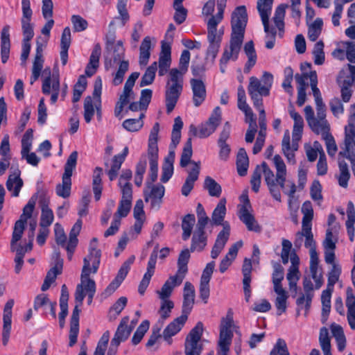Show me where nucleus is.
<instances>
[{"label": "nucleus", "mask_w": 355, "mask_h": 355, "mask_svg": "<svg viewBox=\"0 0 355 355\" xmlns=\"http://www.w3.org/2000/svg\"><path fill=\"white\" fill-rule=\"evenodd\" d=\"M349 159L352 164V171L355 177V141L351 135L346 133L344 141V148L338 153V162L340 175L338 184L343 188H347L350 173L348 165L343 158Z\"/></svg>", "instance_id": "obj_1"}, {"label": "nucleus", "mask_w": 355, "mask_h": 355, "mask_svg": "<svg viewBox=\"0 0 355 355\" xmlns=\"http://www.w3.org/2000/svg\"><path fill=\"white\" fill-rule=\"evenodd\" d=\"M184 74L178 69L173 68L168 71L165 87V103L166 112L171 113L183 91Z\"/></svg>", "instance_id": "obj_2"}, {"label": "nucleus", "mask_w": 355, "mask_h": 355, "mask_svg": "<svg viewBox=\"0 0 355 355\" xmlns=\"http://www.w3.org/2000/svg\"><path fill=\"white\" fill-rule=\"evenodd\" d=\"M273 83V76L267 71L263 73L261 79L252 76L248 87V94L255 108L263 107V97L270 95Z\"/></svg>", "instance_id": "obj_3"}, {"label": "nucleus", "mask_w": 355, "mask_h": 355, "mask_svg": "<svg viewBox=\"0 0 355 355\" xmlns=\"http://www.w3.org/2000/svg\"><path fill=\"white\" fill-rule=\"evenodd\" d=\"M223 19V15L216 14L207 21V40L209 42L207 55L211 57L212 60L216 58L220 46L223 31H218L217 26Z\"/></svg>", "instance_id": "obj_4"}, {"label": "nucleus", "mask_w": 355, "mask_h": 355, "mask_svg": "<svg viewBox=\"0 0 355 355\" xmlns=\"http://www.w3.org/2000/svg\"><path fill=\"white\" fill-rule=\"evenodd\" d=\"M97 271L94 272L93 266H83L80 284L77 285L75 292L76 302H78L80 305L83 304L86 295L96 293V283L94 280L89 277V275L91 274H96Z\"/></svg>", "instance_id": "obj_5"}, {"label": "nucleus", "mask_w": 355, "mask_h": 355, "mask_svg": "<svg viewBox=\"0 0 355 355\" xmlns=\"http://www.w3.org/2000/svg\"><path fill=\"white\" fill-rule=\"evenodd\" d=\"M203 333V324L198 322L190 331L184 343L185 355H200L202 351L201 338Z\"/></svg>", "instance_id": "obj_6"}, {"label": "nucleus", "mask_w": 355, "mask_h": 355, "mask_svg": "<svg viewBox=\"0 0 355 355\" xmlns=\"http://www.w3.org/2000/svg\"><path fill=\"white\" fill-rule=\"evenodd\" d=\"M43 76H45L42 86V91L44 94H51V103L54 104L58 98L60 91L59 74L51 73L50 67H46L43 71Z\"/></svg>", "instance_id": "obj_7"}, {"label": "nucleus", "mask_w": 355, "mask_h": 355, "mask_svg": "<svg viewBox=\"0 0 355 355\" xmlns=\"http://www.w3.org/2000/svg\"><path fill=\"white\" fill-rule=\"evenodd\" d=\"M248 23V13L245 6L236 7L232 13L231 36L244 40Z\"/></svg>", "instance_id": "obj_8"}, {"label": "nucleus", "mask_w": 355, "mask_h": 355, "mask_svg": "<svg viewBox=\"0 0 355 355\" xmlns=\"http://www.w3.org/2000/svg\"><path fill=\"white\" fill-rule=\"evenodd\" d=\"M273 162L277 170L276 173V180L279 184L281 189L284 190L285 194L288 195L289 197L288 205L291 207L292 204V199L294 197V194L296 192V186L294 182H291L289 187L290 190L287 191L285 189V182H286V165L282 159V158L279 155H275L273 158Z\"/></svg>", "instance_id": "obj_9"}, {"label": "nucleus", "mask_w": 355, "mask_h": 355, "mask_svg": "<svg viewBox=\"0 0 355 355\" xmlns=\"http://www.w3.org/2000/svg\"><path fill=\"white\" fill-rule=\"evenodd\" d=\"M243 40L230 37V44L224 49L220 60V71L222 73L225 72L226 65L230 60L236 61L243 44Z\"/></svg>", "instance_id": "obj_10"}, {"label": "nucleus", "mask_w": 355, "mask_h": 355, "mask_svg": "<svg viewBox=\"0 0 355 355\" xmlns=\"http://www.w3.org/2000/svg\"><path fill=\"white\" fill-rule=\"evenodd\" d=\"M165 193V187L160 184H149L144 191L146 202L150 204L151 209L158 210L161 207Z\"/></svg>", "instance_id": "obj_11"}, {"label": "nucleus", "mask_w": 355, "mask_h": 355, "mask_svg": "<svg viewBox=\"0 0 355 355\" xmlns=\"http://www.w3.org/2000/svg\"><path fill=\"white\" fill-rule=\"evenodd\" d=\"M245 205H239L238 217L239 220L245 225L248 231L260 232L261 227L259 225L252 213V206L250 200L246 198Z\"/></svg>", "instance_id": "obj_12"}, {"label": "nucleus", "mask_w": 355, "mask_h": 355, "mask_svg": "<svg viewBox=\"0 0 355 355\" xmlns=\"http://www.w3.org/2000/svg\"><path fill=\"white\" fill-rule=\"evenodd\" d=\"M135 259V256H131L126 260L121 266L119 270L118 271L116 277L112 280V282L107 286L104 291V294L107 296L112 295L121 284L122 282L124 280L125 277L127 276L130 269V266L134 263Z\"/></svg>", "instance_id": "obj_13"}, {"label": "nucleus", "mask_w": 355, "mask_h": 355, "mask_svg": "<svg viewBox=\"0 0 355 355\" xmlns=\"http://www.w3.org/2000/svg\"><path fill=\"white\" fill-rule=\"evenodd\" d=\"M261 173H263L265 182L268 187L271 196L277 201H281V193L279 185L277 182L276 175L275 176L273 171L268 167V164L263 162L259 166Z\"/></svg>", "instance_id": "obj_14"}, {"label": "nucleus", "mask_w": 355, "mask_h": 355, "mask_svg": "<svg viewBox=\"0 0 355 355\" xmlns=\"http://www.w3.org/2000/svg\"><path fill=\"white\" fill-rule=\"evenodd\" d=\"M40 39H41V37H38L36 41L35 55L33 63L32 75L30 80V83L31 85H33L39 78L44 62L43 58V50L46 46L47 40L42 43L40 42Z\"/></svg>", "instance_id": "obj_15"}, {"label": "nucleus", "mask_w": 355, "mask_h": 355, "mask_svg": "<svg viewBox=\"0 0 355 355\" xmlns=\"http://www.w3.org/2000/svg\"><path fill=\"white\" fill-rule=\"evenodd\" d=\"M195 302V288L193 285L186 282L184 286L183 302L182 307V315L188 318L189 314L191 313Z\"/></svg>", "instance_id": "obj_16"}, {"label": "nucleus", "mask_w": 355, "mask_h": 355, "mask_svg": "<svg viewBox=\"0 0 355 355\" xmlns=\"http://www.w3.org/2000/svg\"><path fill=\"white\" fill-rule=\"evenodd\" d=\"M13 305V300H10L6 303L3 309L2 343L4 346L7 345L10 338L12 323V308Z\"/></svg>", "instance_id": "obj_17"}, {"label": "nucleus", "mask_w": 355, "mask_h": 355, "mask_svg": "<svg viewBox=\"0 0 355 355\" xmlns=\"http://www.w3.org/2000/svg\"><path fill=\"white\" fill-rule=\"evenodd\" d=\"M97 239L93 238L89 244V254L83 259V266H93L94 272L98 270L100 262L101 252L97 249Z\"/></svg>", "instance_id": "obj_18"}, {"label": "nucleus", "mask_w": 355, "mask_h": 355, "mask_svg": "<svg viewBox=\"0 0 355 355\" xmlns=\"http://www.w3.org/2000/svg\"><path fill=\"white\" fill-rule=\"evenodd\" d=\"M230 235V225L229 223L224 225V228L217 235L215 243L211 251L212 259H216L223 250Z\"/></svg>", "instance_id": "obj_19"}, {"label": "nucleus", "mask_w": 355, "mask_h": 355, "mask_svg": "<svg viewBox=\"0 0 355 355\" xmlns=\"http://www.w3.org/2000/svg\"><path fill=\"white\" fill-rule=\"evenodd\" d=\"M190 84L193 92V102L196 107H199L205 101L207 96L206 87L202 80L192 78Z\"/></svg>", "instance_id": "obj_20"}, {"label": "nucleus", "mask_w": 355, "mask_h": 355, "mask_svg": "<svg viewBox=\"0 0 355 355\" xmlns=\"http://www.w3.org/2000/svg\"><path fill=\"white\" fill-rule=\"evenodd\" d=\"M159 131V123H155L150 130L148 138V157L149 162L152 160L157 161L158 159L157 140Z\"/></svg>", "instance_id": "obj_21"}, {"label": "nucleus", "mask_w": 355, "mask_h": 355, "mask_svg": "<svg viewBox=\"0 0 355 355\" xmlns=\"http://www.w3.org/2000/svg\"><path fill=\"white\" fill-rule=\"evenodd\" d=\"M187 318L184 315H180L168 324L163 331V338L168 345L172 343L171 337L177 334L183 327Z\"/></svg>", "instance_id": "obj_22"}, {"label": "nucleus", "mask_w": 355, "mask_h": 355, "mask_svg": "<svg viewBox=\"0 0 355 355\" xmlns=\"http://www.w3.org/2000/svg\"><path fill=\"white\" fill-rule=\"evenodd\" d=\"M273 0H257V8L260 15L264 31L269 30V18L271 15Z\"/></svg>", "instance_id": "obj_23"}, {"label": "nucleus", "mask_w": 355, "mask_h": 355, "mask_svg": "<svg viewBox=\"0 0 355 355\" xmlns=\"http://www.w3.org/2000/svg\"><path fill=\"white\" fill-rule=\"evenodd\" d=\"M20 174L21 171L17 168H15L6 181V188L8 191L12 192V196L14 197L19 196L20 190L24 185Z\"/></svg>", "instance_id": "obj_24"}, {"label": "nucleus", "mask_w": 355, "mask_h": 355, "mask_svg": "<svg viewBox=\"0 0 355 355\" xmlns=\"http://www.w3.org/2000/svg\"><path fill=\"white\" fill-rule=\"evenodd\" d=\"M183 278L175 275L171 276L164 284L161 290L157 291V293L161 300H168L171 296L173 288L175 286H180L182 282Z\"/></svg>", "instance_id": "obj_25"}, {"label": "nucleus", "mask_w": 355, "mask_h": 355, "mask_svg": "<svg viewBox=\"0 0 355 355\" xmlns=\"http://www.w3.org/2000/svg\"><path fill=\"white\" fill-rule=\"evenodd\" d=\"M128 322L129 318L128 316L124 317L121 320L114 334V338L112 339L114 345H120L121 342H124L128 338L134 327V326L128 327Z\"/></svg>", "instance_id": "obj_26"}, {"label": "nucleus", "mask_w": 355, "mask_h": 355, "mask_svg": "<svg viewBox=\"0 0 355 355\" xmlns=\"http://www.w3.org/2000/svg\"><path fill=\"white\" fill-rule=\"evenodd\" d=\"M56 263L47 272L41 289L42 291H47L51 285L55 281L57 276L62 273L63 261L59 258V254L57 253Z\"/></svg>", "instance_id": "obj_27"}, {"label": "nucleus", "mask_w": 355, "mask_h": 355, "mask_svg": "<svg viewBox=\"0 0 355 355\" xmlns=\"http://www.w3.org/2000/svg\"><path fill=\"white\" fill-rule=\"evenodd\" d=\"M193 167L189 172L188 176L182 187L181 193L184 196H188L193 189L194 183L198 180L200 173V162H192Z\"/></svg>", "instance_id": "obj_28"}, {"label": "nucleus", "mask_w": 355, "mask_h": 355, "mask_svg": "<svg viewBox=\"0 0 355 355\" xmlns=\"http://www.w3.org/2000/svg\"><path fill=\"white\" fill-rule=\"evenodd\" d=\"M75 306L71 317L70 321V331H69V343L70 347L73 346L77 342V338L79 333V313L80 309L78 306H80L78 302Z\"/></svg>", "instance_id": "obj_29"}, {"label": "nucleus", "mask_w": 355, "mask_h": 355, "mask_svg": "<svg viewBox=\"0 0 355 355\" xmlns=\"http://www.w3.org/2000/svg\"><path fill=\"white\" fill-rule=\"evenodd\" d=\"M129 149L125 146L122 153L114 156L112 159V166L110 170L107 171V174L110 181H113L118 175V171L128 155Z\"/></svg>", "instance_id": "obj_30"}, {"label": "nucleus", "mask_w": 355, "mask_h": 355, "mask_svg": "<svg viewBox=\"0 0 355 355\" xmlns=\"http://www.w3.org/2000/svg\"><path fill=\"white\" fill-rule=\"evenodd\" d=\"M226 199L222 198L217 204L216 208L214 209L211 215V223L214 225H222L223 229L224 225L229 223L227 221H224V218L226 214Z\"/></svg>", "instance_id": "obj_31"}, {"label": "nucleus", "mask_w": 355, "mask_h": 355, "mask_svg": "<svg viewBox=\"0 0 355 355\" xmlns=\"http://www.w3.org/2000/svg\"><path fill=\"white\" fill-rule=\"evenodd\" d=\"M10 26H5L1 33V62L5 64L9 58L10 40Z\"/></svg>", "instance_id": "obj_32"}, {"label": "nucleus", "mask_w": 355, "mask_h": 355, "mask_svg": "<svg viewBox=\"0 0 355 355\" xmlns=\"http://www.w3.org/2000/svg\"><path fill=\"white\" fill-rule=\"evenodd\" d=\"M207 244V234L205 230H195L191 239V252H201Z\"/></svg>", "instance_id": "obj_33"}, {"label": "nucleus", "mask_w": 355, "mask_h": 355, "mask_svg": "<svg viewBox=\"0 0 355 355\" xmlns=\"http://www.w3.org/2000/svg\"><path fill=\"white\" fill-rule=\"evenodd\" d=\"M101 54V47L99 44H96L89 58V62L86 67L85 73L87 76H92L98 67L99 58Z\"/></svg>", "instance_id": "obj_34"}, {"label": "nucleus", "mask_w": 355, "mask_h": 355, "mask_svg": "<svg viewBox=\"0 0 355 355\" xmlns=\"http://www.w3.org/2000/svg\"><path fill=\"white\" fill-rule=\"evenodd\" d=\"M82 227V220L78 219L76 223L72 227L70 233H69V239L67 242V245L66 246V250L68 252V256L69 259H71L74 250L78 244V239L77 236L79 234Z\"/></svg>", "instance_id": "obj_35"}, {"label": "nucleus", "mask_w": 355, "mask_h": 355, "mask_svg": "<svg viewBox=\"0 0 355 355\" xmlns=\"http://www.w3.org/2000/svg\"><path fill=\"white\" fill-rule=\"evenodd\" d=\"M304 239V246L306 248H309L315 244V241L313 239L312 232L311 233L305 232L302 229L301 232H297L295 234V239L294 241V245L297 248H300L303 244Z\"/></svg>", "instance_id": "obj_36"}, {"label": "nucleus", "mask_w": 355, "mask_h": 355, "mask_svg": "<svg viewBox=\"0 0 355 355\" xmlns=\"http://www.w3.org/2000/svg\"><path fill=\"white\" fill-rule=\"evenodd\" d=\"M249 166V159L245 150L241 148L239 150L236 157V168L239 175L245 176Z\"/></svg>", "instance_id": "obj_37"}, {"label": "nucleus", "mask_w": 355, "mask_h": 355, "mask_svg": "<svg viewBox=\"0 0 355 355\" xmlns=\"http://www.w3.org/2000/svg\"><path fill=\"white\" fill-rule=\"evenodd\" d=\"M334 289L330 288H327L326 290H324L322 292L321 295V301L322 304V322H324L331 311V293Z\"/></svg>", "instance_id": "obj_38"}, {"label": "nucleus", "mask_w": 355, "mask_h": 355, "mask_svg": "<svg viewBox=\"0 0 355 355\" xmlns=\"http://www.w3.org/2000/svg\"><path fill=\"white\" fill-rule=\"evenodd\" d=\"M288 7L286 4L279 5L275 11V15L272 20L275 26L279 31V35L282 37L284 30V17L286 14V8Z\"/></svg>", "instance_id": "obj_39"}, {"label": "nucleus", "mask_w": 355, "mask_h": 355, "mask_svg": "<svg viewBox=\"0 0 355 355\" xmlns=\"http://www.w3.org/2000/svg\"><path fill=\"white\" fill-rule=\"evenodd\" d=\"M190 251L185 249L181 252L178 260V269L175 275L184 279V277L188 271L187 263L190 258Z\"/></svg>", "instance_id": "obj_40"}, {"label": "nucleus", "mask_w": 355, "mask_h": 355, "mask_svg": "<svg viewBox=\"0 0 355 355\" xmlns=\"http://www.w3.org/2000/svg\"><path fill=\"white\" fill-rule=\"evenodd\" d=\"M311 129L316 134L322 135V137L329 132V125L327 120L315 118L308 123Z\"/></svg>", "instance_id": "obj_41"}, {"label": "nucleus", "mask_w": 355, "mask_h": 355, "mask_svg": "<svg viewBox=\"0 0 355 355\" xmlns=\"http://www.w3.org/2000/svg\"><path fill=\"white\" fill-rule=\"evenodd\" d=\"M71 176L62 175V184H58L55 188L56 194L63 198H67L71 194Z\"/></svg>", "instance_id": "obj_42"}, {"label": "nucleus", "mask_w": 355, "mask_h": 355, "mask_svg": "<svg viewBox=\"0 0 355 355\" xmlns=\"http://www.w3.org/2000/svg\"><path fill=\"white\" fill-rule=\"evenodd\" d=\"M233 337L232 331H226V330H220L218 346L220 351L218 353L227 354L230 350V346Z\"/></svg>", "instance_id": "obj_43"}, {"label": "nucleus", "mask_w": 355, "mask_h": 355, "mask_svg": "<svg viewBox=\"0 0 355 355\" xmlns=\"http://www.w3.org/2000/svg\"><path fill=\"white\" fill-rule=\"evenodd\" d=\"M103 174V169L101 167H96L93 174L92 187L96 200H98L101 196L102 184L101 176Z\"/></svg>", "instance_id": "obj_44"}, {"label": "nucleus", "mask_w": 355, "mask_h": 355, "mask_svg": "<svg viewBox=\"0 0 355 355\" xmlns=\"http://www.w3.org/2000/svg\"><path fill=\"white\" fill-rule=\"evenodd\" d=\"M282 147L283 153L286 157L288 162L291 164H295L296 162L295 159V152L291 150L290 134L288 130H286L284 135Z\"/></svg>", "instance_id": "obj_45"}, {"label": "nucleus", "mask_w": 355, "mask_h": 355, "mask_svg": "<svg viewBox=\"0 0 355 355\" xmlns=\"http://www.w3.org/2000/svg\"><path fill=\"white\" fill-rule=\"evenodd\" d=\"M204 189L207 190L209 195L211 197L219 198L222 193L221 186L209 176L205 179Z\"/></svg>", "instance_id": "obj_46"}, {"label": "nucleus", "mask_w": 355, "mask_h": 355, "mask_svg": "<svg viewBox=\"0 0 355 355\" xmlns=\"http://www.w3.org/2000/svg\"><path fill=\"white\" fill-rule=\"evenodd\" d=\"M196 222L195 216L193 214H187L182 221V229L183 230L182 239L187 241L191 236L192 230Z\"/></svg>", "instance_id": "obj_47"}, {"label": "nucleus", "mask_w": 355, "mask_h": 355, "mask_svg": "<svg viewBox=\"0 0 355 355\" xmlns=\"http://www.w3.org/2000/svg\"><path fill=\"white\" fill-rule=\"evenodd\" d=\"M151 47V41L150 37H146L139 48V64L140 65H146L150 58V49Z\"/></svg>", "instance_id": "obj_48"}, {"label": "nucleus", "mask_w": 355, "mask_h": 355, "mask_svg": "<svg viewBox=\"0 0 355 355\" xmlns=\"http://www.w3.org/2000/svg\"><path fill=\"white\" fill-rule=\"evenodd\" d=\"M319 343L324 355H332L331 352V341L328 329L322 327L320 330Z\"/></svg>", "instance_id": "obj_49"}, {"label": "nucleus", "mask_w": 355, "mask_h": 355, "mask_svg": "<svg viewBox=\"0 0 355 355\" xmlns=\"http://www.w3.org/2000/svg\"><path fill=\"white\" fill-rule=\"evenodd\" d=\"M40 227H49L53 222L54 215L47 203L44 202L41 207Z\"/></svg>", "instance_id": "obj_50"}, {"label": "nucleus", "mask_w": 355, "mask_h": 355, "mask_svg": "<svg viewBox=\"0 0 355 355\" xmlns=\"http://www.w3.org/2000/svg\"><path fill=\"white\" fill-rule=\"evenodd\" d=\"M157 70V63L154 62L146 69L139 83L141 87L151 85L153 83Z\"/></svg>", "instance_id": "obj_51"}, {"label": "nucleus", "mask_w": 355, "mask_h": 355, "mask_svg": "<svg viewBox=\"0 0 355 355\" xmlns=\"http://www.w3.org/2000/svg\"><path fill=\"white\" fill-rule=\"evenodd\" d=\"M322 25V19L317 18L314 22L309 26L308 29V37L311 41L315 42L319 37L321 34Z\"/></svg>", "instance_id": "obj_52"}, {"label": "nucleus", "mask_w": 355, "mask_h": 355, "mask_svg": "<svg viewBox=\"0 0 355 355\" xmlns=\"http://www.w3.org/2000/svg\"><path fill=\"white\" fill-rule=\"evenodd\" d=\"M192 143L191 138L189 137L184 144L183 150L181 155L180 164L182 167H186L189 163L191 162V158L192 156Z\"/></svg>", "instance_id": "obj_53"}, {"label": "nucleus", "mask_w": 355, "mask_h": 355, "mask_svg": "<svg viewBox=\"0 0 355 355\" xmlns=\"http://www.w3.org/2000/svg\"><path fill=\"white\" fill-rule=\"evenodd\" d=\"M26 224V223L18 220L15 222L12 234V239L10 241V245H12V249H14L15 245H16L17 242L21 239Z\"/></svg>", "instance_id": "obj_54"}, {"label": "nucleus", "mask_w": 355, "mask_h": 355, "mask_svg": "<svg viewBox=\"0 0 355 355\" xmlns=\"http://www.w3.org/2000/svg\"><path fill=\"white\" fill-rule=\"evenodd\" d=\"M313 297V295H311L306 293H301L296 300V304L297 306V312L299 313L300 309H304L306 312L307 313L310 309Z\"/></svg>", "instance_id": "obj_55"}, {"label": "nucleus", "mask_w": 355, "mask_h": 355, "mask_svg": "<svg viewBox=\"0 0 355 355\" xmlns=\"http://www.w3.org/2000/svg\"><path fill=\"white\" fill-rule=\"evenodd\" d=\"M144 116V114H141L139 119H129L123 122V127L130 132L138 131L143 126L142 118Z\"/></svg>", "instance_id": "obj_56"}, {"label": "nucleus", "mask_w": 355, "mask_h": 355, "mask_svg": "<svg viewBox=\"0 0 355 355\" xmlns=\"http://www.w3.org/2000/svg\"><path fill=\"white\" fill-rule=\"evenodd\" d=\"M314 63L317 65H321L324 63L325 56L324 52V43L319 41L315 43L313 50Z\"/></svg>", "instance_id": "obj_57"}, {"label": "nucleus", "mask_w": 355, "mask_h": 355, "mask_svg": "<svg viewBox=\"0 0 355 355\" xmlns=\"http://www.w3.org/2000/svg\"><path fill=\"white\" fill-rule=\"evenodd\" d=\"M341 273V268L339 265L334 263L328 275L327 288H333L338 281Z\"/></svg>", "instance_id": "obj_58"}, {"label": "nucleus", "mask_w": 355, "mask_h": 355, "mask_svg": "<svg viewBox=\"0 0 355 355\" xmlns=\"http://www.w3.org/2000/svg\"><path fill=\"white\" fill-rule=\"evenodd\" d=\"M129 68V62L127 60H122L119 64V69L114 75L113 79V84L114 85H119L122 83L123 77L126 71Z\"/></svg>", "instance_id": "obj_59"}, {"label": "nucleus", "mask_w": 355, "mask_h": 355, "mask_svg": "<svg viewBox=\"0 0 355 355\" xmlns=\"http://www.w3.org/2000/svg\"><path fill=\"white\" fill-rule=\"evenodd\" d=\"M31 18H21V26L24 34V42H30L33 37L34 32L31 24Z\"/></svg>", "instance_id": "obj_60"}, {"label": "nucleus", "mask_w": 355, "mask_h": 355, "mask_svg": "<svg viewBox=\"0 0 355 355\" xmlns=\"http://www.w3.org/2000/svg\"><path fill=\"white\" fill-rule=\"evenodd\" d=\"M33 130L28 129L23 135L21 139V156H24L26 153H29L32 146Z\"/></svg>", "instance_id": "obj_61"}, {"label": "nucleus", "mask_w": 355, "mask_h": 355, "mask_svg": "<svg viewBox=\"0 0 355 355\" xmlns=\"http://www.w3.org/2000/svg\"><path fill=\"white\" fill-rule=\"evenodd\" d=\"M161 300V305L158 313L161 318L164 320L170 316L171 312L174 307V303L170 300Z\"/></svg>", "instance_id": "obj_62"}, {"label": "nucleus", "mask_w": 355, "mask_h": 355, "mask_svg": "<svg viewBox=\"0 0 355 355\" xmlns=\"http://www.w3.org/2000/svg\"><path fill=\"white\" fill-rule=\"evenodd\" d=\"M54 232L56 243L66 249V246L67 245V236L62 225L59 223H55L54 226Z\"/></svg>", "instance_id": "obj_63"}, {"label": "nucleus", "mask_w": 355, "mask_h": 355, "mask_svg": "<svg viewBox=\"0 0 355 355\" xmlns=\"http://www.w3.org/2000/svg\"><path fill=\"white\" fill-rule=\"evenodd\" d=\"M290 355L284 340L279 338L271 350L270 355Z\"/></svg>", "instance_id": "obj_64"}]
</instances>
